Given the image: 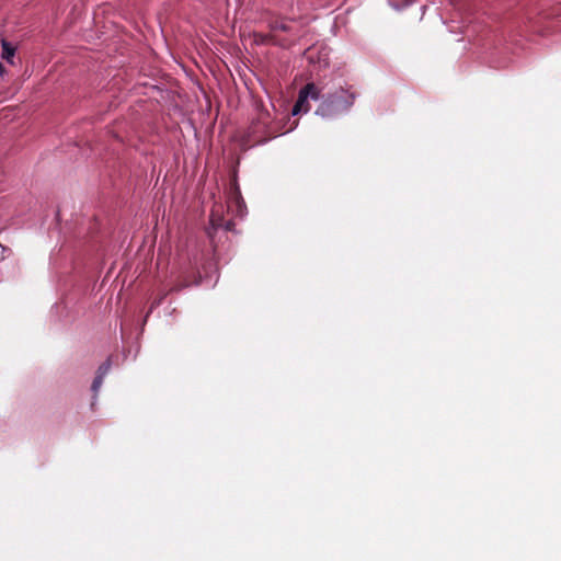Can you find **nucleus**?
<instances>
[{
	"instance_id": "obj_1",
	"label": "nucleus",
	"mask_w": 561,
	"mask_h": 561,
	"mask_svg": "<svg viewBox=\"0 0 561 561\" xmlns=\"http://www.w3.org/2000/svg\"><path fill=\"white\" fill-rule=\"evenodd\" d=\"M354 93L340 88L324 98L316 113L323 117L335 116L348 111L354 104Z\"/></svg>"
},
{
	"instance_id": "obj_2",
	"label": "nucleus",
	"mask_w": 561,
	"mask_h": 561,
	"mask_svg": "<svg viewBox=\"0 0 561 561\" xmlns=\"http://www.w3.org/2000/svg\"><path fill=\"white\" fill-rule=\"evenodd\" d=\"M313 89V83H307L298 94V99L293 107V115H297L301 111L308 112L310 106L308 104L309 93Z\"/></svg>"
},
{
	"instance_id": "obj_3",
	"label": "nucleus",
	"mask_w": 561,
	"mask_h": 561,
	"mask_svg": "<svg viewBox=\"0 0 561 561\" xmlns=\"http://www.w3.org/2000/svg\"><path fill=\"white\" fill-rule=\"evenodd\" d=\"M253 41H254V43L256 45H265V44L272 43L274 45H282V46H284V44L280 43L276 38L275 34L254 33L253 34Z\"/></svg>"
},
{
	"instance_id": "obj_4",
	"label": "nucleus",
	"mask_w": 561,
	"mask_h": 561,
	"mask_svg": "<svg viewBox=\"0 0 561 561\" xmlns=\"http://www.w3.org/2000/svg\"><path fill=\"white\" fill-rule=\"evenodd\" d=\"M2 46V58L8 62L12 64V58L14 57L15 47L11 45L7 39L1 41Z\"/></svg>"
},
{
	"instance_id": "obj_5",
	"label": "nucleus",
	"mask_w": 561,
	"mask_h": 561,
	"mask_svg": "<svg viewBox=\"0 0 561 561\" xmlns=\"http://www.w3.org/2000/svg\"><path fill=\"white\" fill-rule=\"evenodd\" d=\"M271 30L273 33L277 32H289L291 30L290 25L284 21H275L271 24Z\"/></svg>"
},
{
	"instance_id": "obj_6",
	"label": "nucleus",
	"mask_w": 561,
	"mask_h": 561,
	"mask_svg": "<svg viewBox=\"0 0 561 561\" xmlns=\"http://www.w3.org/2000/svg\"><path fill=\"white\" fill-rule=\"evenodd\" d=\"M111 368V360L106 359L103 364L100 365L96 371V376H101L102 379L106 376Z\"/></svg>"
},
{
	"instance_id": "obj_7",
	"label": "nucleus",
	"mask_w": 561,
	"mask_h": 561,
	"mask_svg": "<svg viewBox=\"0 0 561 561\" xmlns=\"http://www.w3.org/2000/svg\"><path fill=\"white\" fill-rule=\"evenodd\" d=\"M230 198L234 199L237 203L241 199V193L239 191V187L237 185H233L230 190Z\"/></svg>"
},
{
	"instance_id": "obj_8",
	"label": "nucleus",
	"mask_w": 561,
	"mask_h": 561,
	"mask_svg": "<svg viewBox=\"0 0 561 561\" xmlns=\"http://www.w3.org/2000/svg\"><path fill=\"white\" fill-rule=\"evenodd\" d=\"M103 383V379L101 378V376H95L93 382H92V386H91V389L92 391L96 394L99 389L101 388Z\"/></svg>"
},
{
	"instance_id": "obj_9",
	"label": "nucleus",
	"mask_w": 561,
	"mask_h": 561,
	"mask_svg": "<svg viewBox=\"0 0 561 561\" xmlns=\"http://www.w3.org/2000/svg\"><path fill=\"white\" fill-rule=\"evenodd\" d=\"M309 98L312 99V100H318L320 98V91L319 89L316 87V84L313 83V89L312 91H310L309 93Z\"/></svg>"
},
{
	"instance_id": "obj_10",
	"label": "nucleus",
	"mask_w": 561,
	"mask_h": 561,
	"mask_svg": "<svg viewBox=\"0 0 561 561\" xmlns=\"http://www.w3.org/2000/svg\"><path fill=\"white\" fill-rule=\"evenodd\" d=\"M210 222L215 228L221 227V218L216 219L215 214L213 213L210 216Z\"/></svg>"
},
{
	"instance_id": "obj_11",
	"label": "nucleus",
	"mask_w": 561,
	"mask_h": 561,
	"mask_svg": "<svg viewBox=\"0 0 561 561\" xmlns=\"http://www.w3.org/2000/svg\"><path fill=\"white\" fill-rule=\"evenodd\" d=\"M163 299H164V296H161V297L156 298V299L152 301V304H151V308H150V310H152L153 308H156V307L160 306V305L162 304Z\"/></svg>"
},
{
	"instance_id": "obj_12",
	"label": "nucleus",
	"mask_w": 561,
	"mask_h": 561,
	"mask_svg": "<svg viewBox=\"0 0 561 561\" xmlns=\"http://www.w3.org/2000/svg\"><path fill=\"white\" fill-rule=\"evenodd\" d=\"M4 73V67L3 65L0 62V76H2Z\"/></svg>"
}]
</instances>
